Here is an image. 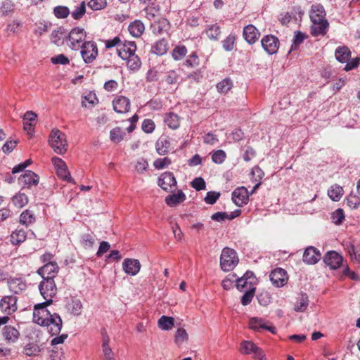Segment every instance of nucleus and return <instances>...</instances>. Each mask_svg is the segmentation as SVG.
Returning a JSON list of instances; mask_svg holds the SVG:
<instances>
[{"label":"nucleus","instance_id":"30","mask_svg":"<svg viewBox=\"0 0 360 360\" xmlns=\"http://www.w3.org/2000/svg\"><path fill=\"white\" fill-rule=\"evenodd\" d=\"M169 147L170 141L167 137L160 138L155 143L156 151L160 155L167 154L169 151Z\"/></svg>","mask_w":360,"mask_h":360},{"label":"nucleus","instance_id":"51","mask_svg":"<svg viewBox=\"0 0 360 360\" xmlns=\"http://www.w3.org/2000/svg\"><path fill=\"white\" fill-rule=\"evenodd\" d=\"M184 65L190 68H195L200 65V60L195 52L192 53L188 56Z\"/></svg>","mask_w":360,"mask_h":360},{"label":"nucleus","instance_id":"3","mask_svg":"<svg viewBox=\"0 0 360 360\" xmlns=\"http://www.w3.org/2000/svg\"><path fill=\"white\" fill-rule=\"evenodd\" d=\"M238 263V258L236 252L228 247L224 248L220 257V266L223 271H229Z\"/></svg>","mask_w":360,"mask_h":360},{"label":"nucleus","instance_id":"12","mask_svg":"<svg viewBox=\"0 0 360 360\" xmlns=\"http://www.w3.org/2000/svg\"><path fill=\"white\" fill-rule=\"evenodd\" d=\"M249 196L250 194L248 189L243 186L236 188L232 193V200L238 207L246 205L248 202Z\"/></svg>","mask_w":360,"mask_h":360},{"label":"nucleus","instance_id":"56","mask_svg":"<svg viewBox=\"0 0 360 360\" xmlns=\"http://www.w3.org/2000/svg\"><path fill=\"white\" fill-rule=\"evenodd\" d=\"M172 163L170 158L165 157L164 158H158L153 162V166L157 169H162L168 167Z\"/></svg>","mask_w":360,"mask_h":360},{"label":"nucleus","instance_id":"8","mask_svg":"<svg viewBox=\"0 0 360 360\" xmlns=\"http://www.w3.org/2000/svg\"><path fill=\"white\" fill-rule=\"evenodd\" d=\"M81 49V56L86 63H92L98 56V48L96 42L87 41L82 44Z\"/></svg>","mask_w":360,"mask_h":360},{"label":"nucleus","instance_id":"46","mask_svg":"<svg viewBox=\"0 0 360 360\" xmlns=\"http://www.w3.org/2000/svg\"><path fill=\"white\" fill-rule=\"evenodd\" d=\"M97 103L98 98L96 94L94 93L90 92L82 96V105L84 108H92Z\"/></svg>","mask_w":360,"mask_h":360},{"label":"nucleus","instance_id":"29","mask_svg":"<svg viewBox=\"0 0 360 360\" xmlns=\"http://www.w3.org/2000/svg\"><path fill=\"white\" fill-rule=\"evenodd\" d=\"M168 50V43L165 39L157 41L152 46L151 52L158 55L162 56Z\"/></svg>","mask_w":360,"mask_h":360},{"label":"nucleus","instance_id":"38","mask_svg":"<svg viewBox=\"0 0 360 360\" xmlns=\"http://www.w3.org/2000/svg\"><path fill=\"white\" fill-rule=\"evenodd\" d=\"M174 326V319L171 316H162L158 320V326L163 330H169Z\"/></svg>","mask_w":360,"mask_h":360},{"label":"nucleus","instance_id":"14","mask_svg":"<svg viewBox=\"0 0 360 360\" xmlns=\"http://www.w3.org/2000/svg\"><path fill=\"white\" fill-rule=\"evenodd\" d=\"M58 266L56 262H48L39 268L37 273L43 278L53 279L58 272Z\"/></svg>","mask_w":360,"mask_h":360},{"label":"nucleus","instance_id":"2","mask_svg":"<svg viewBox=\"0 0 360 360\" xmlns=\"http://www.w3.org/2000/svg\"><path fill=\"white\" fill-rule=\"evenodd\" d=\"M49 144L55 153L63 155L68 150L66 136L58 129L51 131L49 136Z\"/></svg>","mask_w":360,"mask_h":360},{"label":"nucleus","instance_id":"15","mask_svg":"<svg viewBox=\"0 0 360 360\" xmlns=\"http://www.w3.org/2000/svg\"><path fill=\"white\" fill-rule=\"evenodd\" d=\"M17 298L13 295L4 296L0 302L1 310L7 314H11L17 310Z\"/></svg>","mask_w":360,"mask_h":360},{"label":"nucleus","instance_id":"26","mask_svg":"<svg viewBox=\"0 0 360 360\" xmlns=\"http://www.w3.org/2000/svg\"><path fill=\"white\" fill-rule=\"evenodd\" d=\"M186 199L185 193L179 190L176 193H172L165 198V202L169 207H174L183 202Z\"/></svg>","mask_w":360,"mask_h":360},{"label":"nucleus","instance_id":"7","mask_svg":"<svg viewBox=\"0 0 360 360\" xmlns=\"http://www.w3.org/2000/svg\"><path fill=\"white\" fill-rule=\"evenodd\" d=\"M240 352L243 354L252 355L255 360H265V355L253 342L244 340L240 343Z\"/></svg>","mask_w":360,"mask_h":360},{"label":"nucleus","instance_id":"44","mask_svg":"<svg viewBox=\"0 0 360 360\" xmlns=\"http://www.w3.org/2000/svg\"><path fill=\"white\" fill-rule=\"evenodd\" d=\"M233 86V81L227 77L217 83V91L221 94H226L230 91Z\"/></svg>","mask_w":360,"mask_h":360},{"label":"nucleus","instance_id":"41","mask_svg":"<svg viewBox=\"0 0 360 360\" xmlns=\"http://www.w3.org/2000/svg\"><path fill=\"white\" fill-rule=\"evenodd\" d=\"M40 352V347L34 342L27 343L23 348V353L27 356H37Z\"/></svg>","mask_w":360,"mask_h":360},{"label":"nucleus","instance_id":"20","mask_svg":"<svg viewBox=\"0 0 360 360\" xmlns=\"http://www.w3.org/2000/svg\"><path fill=\"white\" fill-rule=\"evenodd\" d=\"M269 278L276 287L283 286L287 279L286 271L281 268L275 269L270 273Z\"/></svg>","mask_w":360,"mask_h":360},{"label":"nucleus","instance_id":"45","mask_svg":"<svg viewBox=\"0 0 360 360\" xmlns=\"http://www.w3.org/2000/svg\"><path fill=\"white\" fill-rule=\"evenodd\" d=\"M127 65L131 70L136 71L141 65V61L139 57L135 54H132L130 57L127 58Z\"/></svg>","mask_w":360,"mask_h":360},{"label":"nucleus","instance_id":"57","mask_svg":"<svg viewBox=\"0 0 360 360\" xmlns=\"http://www.w3.org/2000/svg\"><path fill=\"white\" fill-rule=\"evenodd\" d=\"M88 6L94 11H98L104 8L107 6L106 0H90Z\"/></svg>","mask_w":360,"mask_h":360},{"label":"nucleus","instance_id":"47","mask_svg":"<svg viewBox=\"0 0 360 360\" xmlns=\"http://www.w3.org/2000/svg\"><path fill=\"white\" fill-rule=\"evenodd\" d=\"M187 53V49L184 45H176L172 51V56L175 60H181Z\"/></svg>","mask_w":360,"mask_h":360},{"label":"nucleus","instance_id":"23","mask_svg":"<svg viewBox=\"0 0 360 360\" xmlns=\"http://www.w3.org/2000/svg\"><path fill=\"white\" fill-rule=\"evenodd\" d=\"M20 184H22L24 186H27L28 187L31 186H36L39 184V177L37 174L30 170H27L25 174L18 179Z\"/></svg>","mask_w":360,"mask_h":360},{"label":"nucleus","instance_id":"53","mask_svg":"<svg viewBox=\"0 0 360 360\" xmlns=\"http://www.w3.org/2000/svg\"><path fill=\"white\" fill-rule=\"evenodd\" d=\"M226 158V154L223 150H217L214 151L212 155V160L215 164L223 163Z\"/></svg>","mask_w":360,"mask_h":360},{"label":"nucleus","instance_id":"24","mask_svg":"<svg viewBox=\"0 0 360 360\" xmlns=\"http://www.w3.org/2000/svg\"><path fill=\"white\" fill-rule=\"evenodd\" d=\"M243 37L245 41L250 44H254L259 37V32L252 25H248L243 29Z\"/></svg>","mask_w":360,"mask_h":360},{"label":"nucleus","instance_id":"63","mask_svg":"<svg viewBox=\"0 0 360 360\" xmlns=\"http://www.w3.org/2000/svg\"><path fill=\"white\" fill-rule=\"evenodd\" d=\"M220 197V193L215 191H209L205 198V201L207 204L213 205Z\"/></svg>","mask_w":360,"mask_h":360},{"label":"nucleus","instance_id":"4","mask_svg":"<svg viewBox=\"0 0 360 360\" xmlns=\"http://www.w3.org/2000/svg\"><path fill=\"white\" fill-rule=\"evenodd\" d=\"M86 32L82 28L75 27L72 29L66 35L67 45L72 50H79L84 43Z\"/></svg>","mask_w":360,"mask_h":360},{"label":"nucleus","instance_id":"37","mask_svg":"<svg viewBox=\"0 0 360 360\" xmlns=\"http://www.w3.org/2000/svg\"><path fill=\"white\" fill-rule=\"evenodd\" d=\"M15 4L13 0H4L1 4L0 11L4 16L13 13L15 11Z\"/></svg>","mask_w":360,"mask_h":360},{"label":"nucleus","instance_id":"58","mask_svg":"<svg viewBox=\"0 0 360 360\" xmlns=\"http://www.w3.org/2000/svg\"><path fill=\"white\" fill-rule=\"evenodd\" d=\"M235 40L236 37L234 35H229L224 40L222 41L223 48L227 51H232L234 48Z\"/></svg>","mask_w":360,"mask_h":360},{"label":"nucleus","instance_id":"13","mask_svg":"<svg viewBox=\"0 0 360 360\" xmlns=\"http://www.w3.org/2000/svg\"><path fill=\"white\" fill-rule=\"evenodd\" d=\"M136 45L134 41H126L118 45L116 49L117 53L123 60H127L136 52Z\"/></svg>","mask_w":360,"mask_h":360},{"label":"nucleus","instance_id":"60","mask_svg":"<svg viewBox=\"0 0 360 360\" xmlns=\"http://www.w3.org/2000/svg\"><path fill=\"white\" fill-rule=\"evenodd\" d=\"M345 63L346 65L343 68L345 71L348 72L354 70L359 66L360 63V57H356L352 59L350 58Z\"/></svg>","mask_w":360,"mask_h":360},{"label":"nucleus","instance_id":"9","mask_svg":"<svg viewBox=\"0 0 360 360\" xmlns=\"http://www.w3.org/2000/svg\"><path fill=\"white\" fill-rule=\"evenodd\" d=\"M51 162L56 168L57 175L59 178L68 182H74L68 171V166L61 158L53 157L51 159Z\"/></svg>","mask_w":360,"mask_h":360},{"label":"nucleus","instance_id":"33","mask_svg":"<svg viewBox=\"0 0 360 360\" xmlns=\"http://www.w3.org/2000/svg\"><path fill=\"white\" fill-rule=\"evenodd\" d=\"M145 30L143 23L140 20H135L129 25V32L135 37H140Z\"/></svg>","mask_w":360,"mask_h":360},{"label":"nucleus","instance_id":"36","mask_svg":"<svg viewBox=\"0 0 360 360\" xmlns=\"http://www.w3.org/2000/svg\"><path fill=\"white\" fill-rule=\"evenodd\" d=\"M164 121L167 125L172 129H176L179 127V118L178 115L174 112L165 114Z\"/></svg>","mask_w":360,"mask_h":360},{"label":"nucleus","instance_id":"54","mask_svg":"<svg viewBox=\"0 0 360 360\" xmlns=\"http://www.w3.org/2000/svg\"><path fill=\"white\" fill-rule=\"evenodd\" d=\"M86 12L85 2L82 1L79 6H77L75 9L72 12V16L75 20H79L83 17Z\"/></svg>","mask_w":360,"mask_h":360},{"label":"nucleus","instance_id":"62","mask_svg":"<svg viewBox=\"0 0 360 360\" xmlns=\"http://www.w3.org/2000/svg\"><path fill=\"white\" fill-rule=\"evenodd\" d=\"M347 204L351 209H356L360 205V198L356 195L350 194L347 198Z\"/></svg>","mask_w":360,"mask_h":360},{"label":"nucleus","instance_id":"40","mask_svg":"<svg viewBox=\"0 0 360 360\" xmlns=\"http://www.w3.org/2000/svg\"><path fill=\"white\" fill-rule=\"evenodd\" d=\"M95 241V235L93 233H84L80 238V243L85 249H91L93 248Z\"/></svg>","mask_w":360,"mask_h":360},{"label":"nucleus","instance_id":"10","mask_svg":"<svg viewBox=\"0 0 360 360\" xmlns=\"http://www.w3.org/2000/svg\"><path fill=\"white\" fill-rule=\"evenodd\" d=\"M261 43L264 50L270 55L276 53L279 47L278 38L271 34L264 36Z\"/></svg>","mask_w":360,"mask_h":360},{"label":"nucleus","instance_id":"35","mask_svg":"<svg viewBox=\"0 0 360 360\" xmlns=\"http://www.w3.org/2000/svg\"><path fill=\"white\" fill-rule=\"evenodd\" d=\"M308 305V296L306 294H301L297 297L294 309L297 312H303L307 309Z\"/></svg>","mask_w":360,"mask_h":360},{"label":"nucleus","instance_id":"50","mask_svg":"<svg viewBox=\"0 0 360 360\" xmlns=\"http://www.w3.org/2000/svg\"><path fill=\"white\" fill-rule=\"evenodd\" d=\"M13 202L17 207L21 208L28 202L27 196L22 193H18L13 198Z\"/></svg>","mask_w":360,"mask_h":360},{"label":"nucleus","instance_id":"52","mask_svg":"<svg viewBox=\"0 0 360 360\" xmlns=\"http://www.w3.org/2000/svg\"><path fill=\"white\" fill-rule=\"evenodd\" d=\"M352 52L347 46H339V63H345L351 58Z\"/></svg>","mask_w":360,"mask_h":360},{"label":"nucleus","instance_id":"5","mask_svg":"<svg viewBox=\"0 0 360 360\" xmlns=\"http://www.w3.org/2000/svg\"><path fill=\"white\" fill-rule=\"evenodd\" d=\"M51 303L44 302L36 304L33 311V321L38 325L45 326L48 324L51 314L46 309V307Z\"/></svg>","mask_w":360,"mask_h":360},{"label":"nucleus","instance_id":"17","mask_svg":"<svg viewBox=\"0 0 360 360\" xmlns=\"http://www.w3.org/2000/svg\"><path fill=\"white\" fill-rule=\"evenodd\" d=\"M176 185V181L172 172H166L158 178V186L165 191H169Z\"/></svg>","mask_w":360,"mask_h":360},{"label":"nucleus","instance_id":"59","mask_svg":"<svg viewBox=\"0 0 360 360\" xmlns=\"http://www.w3.org/2000/svg\"><path fill=\"white\" fill-rule=\"evenodd\" d=\"M188 335L184 328H178L175 335V342L178 345L181 344L188 340Z\"/></svg>","mask_w":360,"mask_h":360},{"label":"nucleus","instance_id":"19","mask_svg":"<svg viewBox=\"0 0 360 360\" xmlns=\"http://www.w3.org/2000/svg\"><path fill=\"white\" fill-rule=\"evenodd\" d=\"M321 259L319 250L313 246L307 248L303 254V262L307 264H315Z\"/></svg>","mask_w":360,"mask_h":360},{"label":"nucleus","instance_id":"64","mask_svg":"<svg viewBox=\"0 0 360 360\" xmlns=\"http://www.w3.org/2000/svg\"><path fill=\"white\" fill-rule=\"evenodd\" d=\"M142 129L146 133H152L155 127L154 122L150 119H145L142 123Z\"/></svg>","mask_w":360,"mask_h":360},{"label":"nucleus","instance_id":"49","mask_svg":"<svg viewBox=\"0 0 360 360\" xmlns=\"http://www.w3.org/2000/svg\"><path fill=\"white\" fill-rule=\"evenodd\" d=\"M125 136V133L120 127H115L110 132V140L114 143H120L122 141Z\"/></svg>","mask_w":360,"mask_h":360},{"label":"nucleus","instance_id":"1","mask_svg":"<svg viewBox=\"0 0 360 360\" xmlns=\"http://www.w3.org/2000/svg\"><path fill=\"white\" fill-rule=\"evenodd\" d=\"M309 17L312 23L311 34L314 37L325 35L329 24L326 18L323 6L321 4H313L309 12Z\"/></svg>","mask_w":360,"mask_h":360},{"label":"nucleus","instance_id":"18","mask_svg":"<svg viewBox=\"0 0 360 360\" xmlns=\"http://www.w3.org/2000/svg\"><path fill=\"white\" fill-rule=\"evenodd\" d=\"M249 327L255 331L266 330L273 334L276 332V328L273 326H268L266 322L261 318L253 317L249 321Z\"/></svg>","mask_w":360,"mask_h":360},{"label":"nucleus","instance_id":"48","mask_svg":"<svg viewBox=\"0 0 360 360\" xmlns=\"http://www.w3.org/2000/svg\"><path fill=\"white\" fill-rule=\"evenodd\" d=\"M207 37L212 40H217L221 34L220 27L217 24L210 25L206 30Z\"/></svg>","mask_w":360,"mask_h":360},{"label":"nucleus","instance_id":"31","mask_svg":"<svg viewBox=\"0 0 360 360\" xmlns=\"http://www.w3.org/2000/svg\"><path fill=\"white\" fill-rule=\"evenodd\" d=\"M324 263L331 269H338V252L328 251L323 257Z\"/></svg>","mask_w":360,"mask_h":360},{"label":"nucleus","instance_id":"61","mask_svg":"<svg viewBox=\"0 0 360 360\" xmlns=\"http://www.w3.org/2000/svg\"><path fill=\"white\" fill-rule=\"evenodd\" d=\"M236 288L240 291L246 290L249 288H253L251 281H246L245 278H239L236 280Z\"/></svg>","mask_w":360,"mask_h":360},{"label":"nucleus","instance_id":"42","mask_svg":"<svg viewBox=\"0 0 360 360\" xmlns=\"http://www.w3.org/2000/svg\"><path fill=\"white\" fill-rule=\"evenodd\" d=\"M347 249L352 259L357 263H360V244L354 245L349 243L347 245Z\"/></svg>","mask_w":360,"mask_h":360},{"label":"nucleus","instance_id":"43","mask_svg":"<svg viewBox=\"0 0 360 360\" xmlns=\"http://www.w3.org/2000/svg\"><path fill=\"white\" fill-rule=\"evenodd\" d=\"M35 221V217L32 211L26 210L22 212L20 217V224L28 226Z\"/></svg>","mask_w":360,"mask_h":360},{"label":"nucleus","instance_id":"25","mask_svg":"<svg viewBox=\"0 0 360 360\" xmlns=\"http://www.w3.org/2000/svg\"><path fill=\"white\" fill-rule=\"evenodd\" d=\"M65 309L70 314L78 316L82 311V304L79 299L71 298L65 304Z\"/></svg>","mask_w":360,"mask_h":360},{"label":"nucleus","instance_id":"55","mask_svg":"<svg viewBox=\"0 0 360 360\" xmlns=\"http://www.w3.org/2000/svg\"><path fill=\"white\" fill-rule=\"evenodd\" d=\"M255 288H249L245 290V294L241 297V303L243 305H248L252 302L255 295Z\"/></svg>","mask_w":360,"mask_h":360},{"label":"nucleus","instance_id":"32","mask_svg":"<svg viewBox=\"0 0 360 360\" xmlns=\"http://www.w3.org/2000/svg\"><path fill=\"white\" fill-rule=\"evenodd\" d=\"M27 238V233L22 229H17L11 235V242L13 245H19Z\"/></svg>","mask_w":360,"mask_h":360},{"label":"nucleus","instance_id":"39","mask_svg":"<svg viewBox=\"0 0 360 360\" xmlns=\"http://www.w3.org/2000/svg\"><path fill=\"white\" fill-rule=\"evenodd\" d=\"M65 39H66V34L64 32L63 27H58L51 33V41L55 44L60 45L63 44Z\"/></svg>","mask_w":360,"mask_h":360},{"label":"nucleus","instance_id":"27","mask_svg":"<svg viewBox=\"0 0 360 360\" xmlns=\"http://www.w3.org/2000/svg\"><path fill=\"white\" fill-rule=\"evenodd\" d=\"M3 336L8 342H15L20 336L19 331L12 326H5L3 328Z\"/></svg>","mask_w":360,"mask_h":360},{"label":"nucleus","instance_id":"21","mask_svg":"<svg viewBox=\"0 0 360 360\" xmlns=\"http://www.w3.org/2000/svg\"><path fill=\"white\" fill-rule=\"evenodd\" d=\"M122 268L127 274L135 276L140 271L141 264L138 259L127 258L122 262Z\"/></svg>","mask_w":360,"mask_h":360},{"label":"nucleus","instance_id":"11","mask_svg":"<svg viewBox=\"0 0 360 360\" xmlns=\"http://www.w3.org/2000/svg\"><path fill=\"white\" fill-rule=\"evenodd\" d=\"M8 287L13 294L20 295L27 289V283L21 277L10 278L7 281Z\"/></svg>","mask_w":360,"mask_h":360},{"label":"nucleus","instance_id":"6","mask_svg":"<svg viewBox=\"0 0 360 360\" xmlns=\"http://www.w3.org/2000/svg\"><path fill=\"white\" fill-rule=\"evenodd\" d=\"M39 289L42 297L47 303H52L53 297L57 293V288L53 279H43L39 285Z\"/></svg>","mask_w":360,"mask_h":360},{"label":"nucleus","instance_id":"22","mask_svg":"<svg viewBox=\"0 0 360 360\" xmlns=\"http://www.w3.org/2000/svg\"><path fill=\"white\" fill-rule=\"evenodd\" d=\"M49 321H48V324L45 326L49 327L50 333L52 335H58L61 330L62 328V319L60 316L54 313L51 314L50 319H49Z\"/></svg>","mask_w":360,"mask_h":360},{"label":"nucleus","instance_id":"16","mask_svg":"<svg viewBox=\"0 0 360 360\" xmlns=\"http://www.w3.org/2000/svg\"><path fill=\"white\" fill-rule=\"evenodd\" d=\"M114 110L117 113H126L130 109V101L124 96H117L112 101Z\"/></svg>","mask_w":360,"mask_h":360},{"label":"nucleus","instance_id":"34","mask_svg":"<svg viewBox=\"0 0 360 360\" xmlns=\"http://www.w3.org/2000/svg\"><path fill=\"white\" fill-rule=\"evenodd\" d=\"M169 26V22L166 19H162L151 25L152 32L155 34H161L166 31Z\"/></svg>","mask_w":360,"mask_h":360},{"label":"nucleus","instance_id":"28","mask_svg":"<svg viewBox=\"0 0 360 360\" xmlns=\"http://www.w3.org/2000/svg\"><path fill=\"white\" fill-rule=\"evenodd\" d=\"M110 338L108 335H103V343H102V352L103 359L102 360H115L114 353L112 349L109 346Z\"/></svg>","mask_w":360,"mask_h":360}]
</instances>
